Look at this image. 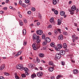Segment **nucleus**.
<instances>
[{
	"instance_id": "f257e3e1",
	"label": "nucleus",
	"mask_w": 79,
	"mask_h": 79,
	"mask_svg": "<svg viewBox=\"0 0 79 79\" xmlns=\"http://www.w3.org/2000/svg\"><path fill=\"white\" fill-rule=\"evenodd\" d=\"M16 68L17 69H20L21 71H23V70H24L25 71H27L28 69L27 67H23V65L21 64H19L18 65H17L16 67Z\"/></svg>"
},
{
	"instance_id": "f03ea898",
	"label": "nucleus",
	"mask_w": 79,
	"mask_h": 79,
	"mask_svg": "<svg viewBox=\"0 0 79 79\" xmlns=\"http://www.w3.org/2000/svg\"><path fill=\"white\" fill-rule=\"evenodd\" d=\"M57 45L58 47V48H57L56 47V46H54V48H55V49L56 50V51H60V48H62V47H63L62 46V45L58 44H57Z\"/></svg>"
},
{
	"instance_id": "7ed1b4c3",
	"label": "nucleus",
	"mask_w": 79,
	"mask_h": 79,
	"mask_svg": "<svg viewBox=\"0 0 79 79\" xmlns=\"http://www.w3.org/2000/svg\"><path fill=\"white\" fill-rule=\"evenodd\" d=\"M33 40H34V39L36 40L37 39H39L40 37L38 35L37 36L36 35L34 34L33 35Z\"/></svg>"
},
{
	"instance_id": "20e7f679",
	"label": "nucleus",
	"mask_w": 79,
	"mask_h": 79,
	"mask_svg": "<svg viewBox=\"0 0 79 79\" xmlns=\"http://www.w3.org/2000/svg\"><path fill=\"white\" fill-rule=\"evenodd\" d=\"M37 76L41 78L42 77V76H43V73L42 72H40L37 73Z\"/></svg>"
},
{
	"instance_id": "39448f33",
	"label": "nucleus",
	"mask_w": 79,
	"mask_h": 79,
	"mask_svg": "<svg viewBox=\"0 0 79 79\" xmlns=\"http://www.w3.org/2000/svg\"><path fill=\"white\" fill-rule=\"evenodd\" d=\"M56 57L57 59H60L61 58V55L59 53H57L56 54L55 56Z\"/></svg>"
},
{
	"instance_id": "423d86ee",
	"label": "nucleus",
	"mask_w": 79,
	"mask_h": 79,
	"mask_svg": "<svg viewBox=\"0 0 79 79\" xmlns=\"http://www.w3.org/2000/svg\"><path fill=\"white\" fill-rule=\"evenodd\" d=\"M38 45H39V44H37V45H36V44H32V47L34 50H37V47H38Z\"/></svg>"
},
{
	"instance_id": "0eeeda50",
	"label": "nucleus",
	"mask_w": 79,
	"mask_h": 79,
	"mask_svg": "<svg viewBox=\"0 0 79 79\" xmlns=\"http://www.w3.org/2000/svg\"><path fill=\"white\" fill-rule=\"evenodd\" d=\"M28 66L29 68H33L35 67V65L33 64L29 63L28 64Z\"/></svg>"
},
{
	"instance_id": "6e6552de",
	"label": "nucleus",
	"mask_w": 79,
	"mask_h": 79,
	"mask_svg": "<svg viewBox=\"0 0 79 79\" xmlns=\"http://www.w3.org/2000/svg\"><path fill=\"white\" fill-rule=\"evenodd\" d=\"M36 33L37 34H38V35H40L42 34V33H43V31H42V30H37L36 31Z\"/></svg>"
},
{
	"instance_id": "1a4fd4ad",
	"label": "nucleus",
	"mask_w": 79,
	"mask_h": 79,
	"mask_svg": "<svg viewBox=\"0 0 79 79\" xmlns=\"http://www.w3.org/2000/svg\"><path fill=\"white\" fill-rule=\"evenodd\" d=\"M52 11H53L55 15H57L58 14V11L57 10H55L54 8L52 9Z\"/></svg>"
},
{
	"instance_id": "9d476101",
	"label": "nucleus",
	"mask_w": 79,
	"mask_h": 79,
	"mask_svg": "<svg viewBox=\"0 0 79 79\" xmlns=\"http://www.w3.org/2000/svg\"><path fill=\"white\" fill-rule=\"evenodd\" d=\"M58 39L59 40H62L63 39V35L61 34L58 37Z\"/></svg>"
},
{
	"instance_id": "9b49d317",
	"label": "nucleus",
	"mask_w": 79,
	"mask_h": 79,
	"mask_svg": "<svg viewBox=\"0 0 79 79\" xmlns=\"http://www.w3.org/2000/svg\"><path fill=\"white\" fill-rule=\"evenodd\" d=\"M69 56L70 58L71 59V62L72 63H75V61L72 60L73 59V55H69Z\"/></svg>"
},
{
	"instance_id": "f8f14e48",
	"label": "nucleus",
	"mask_w": 79,
	"mask_h": 79,
	"mask_svg": "<svg viewBox=\"0 0 79 79\" xmlns=\"http://www.w3.org/2000/svg\"><path fill=\"white\" fill-rule=\"evenodd\" d=\"M48 64L50 66H55V65H54V63L52 61H51L49 62Z\"/></svg>"
},
{
	"instance_id": "ddd939ff",
	"label": "nucleus",
	"mask_w": 79,
	"mask_h": 79,
	"mask_svg": "<svg viewBox=\"0 0 79 79\" xmlns=\"http://www.w3.org/2000/svg\"><path fill=\"white\" fill-rule=\"evenodd\" d=\"M60 54L62 55H65V51H60Z\"/></svg>"
},
{
	"instance_id": "4468645a",
	"label": "nucleus",
	"mask_w": 79,
	"mask_h": 79,
	"mask_svg": "<svg viewBox=\"0 0 79 79\" xmlns=\"http://www.w3.org/2000/svg\"><path fill=\"white\" fill-rule=\"evenodd\" d=\"M5 68V64H3L0 67V70H3Z\"/></svg>"
},
{
	"instance_id": "2eb2a0df",
	"label": "nucleus",
	"mask_w": 79,
	"mask_h": 79,
	"mask_svg": "<svg viewBox=\"0 0 79 79\" xmlns=\"http://www.w3.org/2000/svg\"><path fill=\"white\" fill-rule=\"evenodd\" d=\"M71 9L73 11H75L76 10V7L75 6H73L71 8Z\"/></svg>"
},
{
	"instance_id": "dca6fc26",
	"label": "nucleus",
	"mask_w": 79,
	"mask_h": 79,
	"mask_svg": "<svg viewBox=\"0 0 79 79\" xmlns=\"http://www.w3.org/2000/svg\"><path fill=\"white\" fill-rule=\"evenodd\" d=\"M21 51H20L15 56V57H17V56H18L20 54H21Z\"/></svg>"
},
{
	"instance_id": "f3484780",
	"label": "nucleus",
	"mask_w": 79,
	"mask_h": 79,
	"mask_svg": "<svg viewBox=\"0 0 79 79\" xmlns=\"http://www.w3.org/2000/svg\"><path fill=\"white\" fill-rule=\"evenodd\" d=\"M60 15L61 16H64L65 15V12L64 11H61L60 12Z\"/></svg>"
},
{
	"instance_id": "a211bd4d",
	"label": "nucleus",
	"mask_w": 79,
	"mask_h": 79,
	"mask_svg": "<svg viewBox=\"0 0 79 79\" xmlns=\"http://www.w3.org/2000/svg\"><path fill=\"white\" fill-rule=\"evenodd\" d=\"M39 56L41 58H43L44 57V54L43 53H40L39 54Z\"/></svg>"
},
{
	"instance_id": "6ab92c4d",
	"label": "nucleus",
	"mask_w": 79,
	"mask_h": 79,
	"mask_svg": "<svg viewBox=\"0 0 79 79\" xmlns=\"http://www.w3.org/2000/svg\"><path fill=\"white\" fill-rule=\"evenodd\" d=\"M73 74H77L78 73V71L77 69H74L73 71Z\"/></svg>"
},
{
	"instance_id": "aec40b11",
	"label": "nucleus",
	"mask_w": 79,
	"mask_h": 79,
	"mask_svg": "<svg viewBox=\"0 0 79 79\" xmlns=\"http://www.w3.org/2000/svg\"><path fill=\"white\" fill-rule=\"evenodd\" d=\"M58 25H60L61 24V21L60 19H58L57 21Z\"/></svg>"
},
{
	"instance_id": "412c9836",
	"label": "nucleus",
	"mask_w": 79,
	"mask_h": 79,
	"mask_svg": "<svg viewBox=\"0 0 79 79\" xmlns=\"http://www.w3.org/2000/svg\"><path fill=\"white\" fill-rule=\"evenodd\" d=\"M49 71H50V72H52L53 71V67H50L49 68Z\"/></svg>"
},
{
	"instance_id": "4be33fe9",
	"label": "nucleus",
	"mask_w": 79,
	"mask_h": 79,
	"mask_svg": "<svg viewBox=\"0 0 79 79\" xmlns=\"http://www.w3.org/2000/svg\"><path fill=\"white\" fill-rule=\"evenodd\" d=\"M55 43H51L50 44V45L51 46V47H54V48H55Z\"/></svg>"
},
{
	"instance_id": "5701e85b",
	"label": "nucleus",
	"mask_w": 79,
	"mask_h": 79,
	"mask_svg": "<svg viewBox=\"0 0 79 79\" xmlns=\"http://www.w3.org/2000/svg\"><path fill=\"white\" fill-rule=\"evenodd\" d=\"M36 74H35V73H34L32 75H31V78L32 79H34V77H36Z\"/></svg>"
},
{
	"instance_id": "b1692460",
	"label": "nucleus",
	"mask_w": 79,
	"mask_h": 79,
	"mask_svg": "<svg viewBox=\"0 0 79 79\" xmlns=\"http://www.w3.org/2000/svg\"><path fill=\"white\" fill-rule=\"evenodd\" d=\"M54 21V18H53L52 17L51 18V19L50 20V21L51 22V23H53V22Z\"/></svg>"
},
{
	"instance_id": "393cba45",
	"label": "nucleus",
	"mask_w": 79,
	"mask_h": 79,
	"mask_svg": "<svg viewBox=\"0 0 79 79\" xmlns=\"http://www.w3.org/2000/svg\"><path fill=\"white\" fill-rule=\"evenodd\" d=\"M26 34V30L23 29V35H25V34Z\"/></svg>"
},
{
	"instance_id": "a878e982",
	"label": "nucleus",
	"mask_w": 79,
	"mask_h": 79,
	"mask_svg": "<svg viewBox=\"0 0 79 79\" xmlns=\"http://www.w3.org/2000/svg\"><path fill=\"white\" fill-rule=\"evenodd\" d=\"M57 3L56 1V0H53V5H56Z\"/></svg>"
},
{
	"instance_id": "bb28decb",
	"label": "nucleus",
	"mask_w": 79,
	"mask_h": 79,
	"mask_svg": "<svg viewBox=\"0 0 79 79\" xmlns=\"http://www.w3.org/2000/svg\"><path fill=\"white\" fill-rule=\"evenodd\" d=\"M63 45L64 48H67V44L66 43H64Z\"/></svg>"
},
{
	"instance_id": "cd10ccee",
	"label": "nucleus",
	"mask_w": 79,
	"mask_h": 79,
	"mask_svg": "<svg viewBox=\"0 0 79 79\" xmlns=\"http://www.w3.org/2000/svg\"><path fill=\"white\" fill-rule=\"evenodd\" d=\"M50 41H51V40H50V38L49 37H48L46 42H47L49 43L50 42Z\"/></svg>"
},
{
	"instance_id": "c85d7f7f",
	"label": "nucleus",
	"mask_w": 79,
	"mask_h": 79,
	"mask_svg": "<svg viewBox=\"0 0 79 79\" xmlns=\"http://www.w3.org/2000/svg\"><path fill=\"white\" fill-rule=\"evenodd\" d=\"M43 45L45 46L47 45V42L46 41H44L42 43Z\"/></svg>"
},
{
	"instance_id": "c756f323",
	"label": "nucleus",
	"mask_w": 79,
	"mask_h": 79,
	"mask_svg": "<svg viewBox=\"0 0 79 79\" xmlns=\"http://www.w3.org/2000/svg\"><path fill=\"white\" fill-rule=\"evenodd\" d=\"M62 77V76H61V75H59L56 77V78L57 79H58L59 78H60V77Z\"/></svg>"
},
{
	"instance_id": "7c9ffc66",
	"label": "nucleus",
	"mask_w": 79,
	"mask_h": 79,
	"mask_svg": "<svg viewBox=\"0 0 79 79\" xmlns=\"http://www.w3.org/2000/svg\"><path fill=\"white\" fill-rule=\"evenodd\" d=\"M36 61L37 63H40V60L38 57H36Z\"/></svg>"
},
{
	"instance_id": "2f4dec72",
	"label": "nucleus",
	"mask_w": 79,
	"mask_h": 79,
	"mask_svg": "<svg viewBox=\"0 0 79 79\" xmlns=\"http://www.w3.org/2000/svg\"><path fill=\"white\" fill-rule=\"evenodd\" d=\"M22 6L24 7V8H26V5L24 4L23 3L22 5Z\"/></svg>"
},
{
	"instance_id": "473e14b6",
	"label": "nucleus",
	"mask_w": 79,
	"mask_h": 79,
	"mask_svg": "<svg viewBox=\"0 0 79 79\" xmlns=\"http://www.w3.org/2000/svg\"><path fill=\"white\" fill-rule=\"evenodd\" d=\"M29 69H28L27 70V71H25L26 72H25V74L26 75H27V76H28V75H29V73H27V71H28Z\"/></svg>"
},
{
	"instance_id": "72a5a7b5",
	"label": "nucleus",
	"mask_w": 79,
	"mask_h": 79,
	"mask_svg": "<svg viewBox=\"0 0 79 79\" xmlns=\"http://www.w3.org/2000/svg\"><path fill=\"white\" fill-rule=\"evenodd\" d=\"M63 34L64 35H68V33L67 32L64 31L63 32Z\"/></svg>"
},
{
	"instance_id": "f704fd0d",
	"label": "nucleus",
	"mask_w": 79,
	"mask_h": 79,
	"mask_svg": "<svg viewBox=\"0 0 79 79\" xmlns=\"http://www.w3.org/2000/svg\"><path fill=\"white\" fill-rule=\"evenodd\" d=\"M4 74L5 75H6V76H9V75H10V74H9V73L7 72L4 73Z\"/></svg>"
},
{
	"instance_id": "c9c22d12",
	"label": "nucleus",
	"mask_w": 79,
	"mask_h": 79,
	"mask_svg": "<svg viewBox=\"0 0 79 79\" xmlns=\"http://www.w3.org/2000/svg\"><path fill=\"white\" fill-rule=\"evenodd\" d=\"M30 1L29 0H25V3H29V2H30Z\"/></svg>"
},
{
	"instance_id": "e433bc0d",
	"label": "nucleus",
	"mask_w": 79,
	"mask_h": 79,
	"mask_svg": "<svg viewBox=\"0 0 79 79\" xmlns=\"http://www.w3.org/2000/svg\"><path fill=\"white\" fill-rule=\"evenodd\" d=\"M37 43H40V40L39 39H37Z\"/></svg>"
},
{
	"instance_id": "4c0bfd02",
	"label": "nucleus",
	"mask_w": 79,
	"mask_h": 79,
	"mask_svg": "<svg viewBox=\"0 0 79 79\" xmlns=\"http://www.w3.org/2000/svg\"><path fill=\"white\" fill-rule=\"evenodd\" d=\"M27 44V42L25 41H24L23 42V45H26Z\"/></svg>"
},
{
	"instance_id": "58836bf2",
	"label": "nucleus",
	"mask_w": 79,
	"mask_h": 79,
	"mask_svg": "<svg viewBox=\"0 0 79 79\" xmlns=\"http://www.w3.org/2000/svg\"><path fill=\"white\" fill-rule=\"evenodd\" d=\"M19 24L20 26H23V23L22 21H20L19 23Z\"/></svg>"
},
{
	"instance_id": "ea45409f",
	"label": "nucleus",
	"mask_w": 79,
	"mask_h": 79,
	"mask_svg": "<svg viewBox=\"0 0 79 79\" xmlns=\"http://www.w3.org/2000/svg\"><path fill=\"white\" fill-rule=\"evenodd\" d=\"M31 10H32V11H35V8L34 7H32L31 9Z\"/></svg>"
},
{
	"instance_id": "a19ab883",
	"label": "nucleus",
	"mask_w": 79,
	"mask_h": 79,
	"mask_svg": "<svg viewBox=\"0 0 79 79\" xmlns=\"http://www.w3.org/2000/svg\"><path fill=\"white\" fill-rule=\"evenodd\" d=\"M21 76L22 77H26L25 74H22Z\"/></svg>"
},
{
	"instance_id": "79ce46f5",
	"label": "nucleus",
	"mask_w": 79,
	"mask_h": 79,
	"mask_svg": "<svg viewBox=\"0 0 79 79\" xmlns=\"http://www.w3.org/2000/svg\"><path fill=\"white\" fill-rule=\"evenodd\" d=\"M76 36V35H72V37L73 39H75Z\"/></svg>"
},
{
	"instance_id": "37998d69",
	"label": "nucleus",
	"mask_w": 79,
	"mask_h": 79,
	"mask_svg": "<svg viewBox=\"0 0 79 79\" xmlns=\"http://www.w3.org/2000/svg\"><path fill=\"white\" fill-rule=\"evenodd\" d=\"M45 35L44 34L42 36V39H45Z\"/></svg>"
},
{
	"instance_id": "c03bdc74",
	"label": "nucleus",
	"mask_w": 79,
	"mask_h": 79,
	"mask_svg": "<svg viewBox=\"0 0 79 79\" xmlns=\"http://www.w3.org/2000/svg\"><path fill=\"white\" fill-rule=\"evenodd\" d=\"M39 18L40 19H42V15H41V14H39Z\"/></svg>"
},
{
	"instance_id": "a18cd8bd",
	"label": "nucleus",
	"mask_w": 79,
	"mask_h": 79,
	"mask_svg": "<svg viewBox=\"0 0 79 79\" xmlns=\"http://www.w3.org/2000/svg\"><path fill=\"white\" fill-rule=\"evenodd\" d=\"M15 77L16 79H19V78L18 76H17L16 75H15Z\"/></svg>"
},
{
	"instance_id": "49530a36",
	"label": "nucleus",
	"mask_w": 79,
	"mask_h": 79,
	"mask_svg": "<svg viewBox=\"0 0 79 79\" xmlns=\"http://www.w3.org/2000/svg\"><path fill=\"white\" fill-rule=\"evenodd\" d=\"M57 31H58L59 33L60 34H61V29H57Z\"/></svg>"
},
{
	"instance_id": "de8ad7c7",
	"label": "nucleus",
	"mask_w": 79,
	"mask_h": 79,
	"mask_svg": "<svg viewBox=\"0 0 79 79\" xmlns=\"http://www.w3.org/2000/svg\"><path fill=\"white\" fill-rule=\"evenodd\" d=\"M48 28H51V27H52V25L51 24L49 25H48Z\"/></svg>"
},
{
	"instance_id": "09e8293b",
	"label": "nucleus",
	"mask_w": 79,
	"mask_h": 79,
	"mask_svg": "<svg viewBox=\"0 0 79 79\" xmlns=\"http://www.w3.org/2000/svg\"><path fill=\"white\" fill-rule=\"evenodd\" d=\"M19 3L20 5H21L22 3V1H19Z\"/></svg>"
},
{
	"instance_id": "8fccbe9b",
	"label": "nucleus",
	"mask_w": 79,
	"mask_h": 79,
	"mask_svg": "<svg viewBox=\"0 0 79 79\" xmlns=\"http://www.w3.org/2000/svg\"><path fill=\"white\" fill-rule=\"evenodd\" d=\"M24 22L25 23H26L27 21V20H26V19H23Z\"/></svg>"
},
{
	"instance_id": "3c124183",
	"label": "nucleus",
	"mask_w": 79,
	"mask_h": 79,
	"mask_svg": "<svg viewBox=\"0 0 79 79\" xmlns=\"http://www.w3.org/2000/svg\"><path fill=\"white\" fill-rule=\"evenodd\" d=\"M9 2H10V1L9 0H6V3H9Z\"/></svg>"
},
{
	"instance_id": "603ef678",
	"label": "nucleus",
	"mask_w": 79,
	"mask_h": 79,
	"mask_svg": "<svg viewBox=\"0 0 79 79\" xmlns=\"http://www.w3.org/2000/svg\"><path fill=\"white\" fill-rule=\"evenodd\" d=\"M51 79H55V76H53L52 77H51Z\"/></svg>"
},
{
	"instance_id": "864d4df0",
	"label": "nucleus",
	"mask_w": 79,
	"mask_h": 79,
	"mask_svg": "<svg viewBox=\"0 0 79 79\" xmlns=\"http://www.w3.org/2000/svg\"><path fill=\"white\" fill-rule=\"evenodd\" d=\"M0 79H5V78L1 76L0 77Z\"/></svg>"
},
{
	"instance_id": "5fc2aeb1",
	"label": "nucleus",
	"mask_w": 79,
	"mask_h": 79,
	"mask_svg": "<svg viewBox=\"0 0 79 79\" xmlns=\"http://www.w3.org/2000/svg\"><path fill=\"white\" fill-rule=\"evenodd\" d=\"M62 64L64 66V61H62Z\"/></svg>"
},
{
	"instance_id": "6e6d98bb",
	"label": "nucleus",
	"mask_w": 79,
	"mask_h": 79,
	"mask_svg": "<svg viewBox=\"0 0 79 79\" xmlns=\"http://www.w3.org/2000/svg\"><path fill=\"white\" fill-rule=\"evenodd\" d=\"M41 70V71H42V70H43V68L42 67H40L39 68Z\"/></svg>"
},
{
	"instance_id": "4d7b16f0",
	"label": "nucleus",
	"mask_w": 79,
	"mask_h": 79,
	"mask_svg": "<svg viewBox=\"0 0 79 79\" xmlns=\"http://www.w3.org/2000/svg\"><path fill=\"white\" fill-rule=\"evenodd\" d=\"M19 18H22V15H21V14H19Z\"/></svg>"
},
{
	"instance_id": "13d9d810",
	"label": "nucleus",
	"mask_w": 79,
	"mask_h": 79,
	"mask_svg": "<svg viewBox=\"0 0 79 79\" xmlns=\"http://www.w3.org/2000/svg\"><path fill=\"white\" fill-rule=\"evenodd\" d=\"M65 52H68V51H69V50H68V49L65 48Z\"/></svg>"
},
{
	"instance_id": "bf43d9fd",
	"label": "nucleus",
	"mask_w": 79,
	"mask_h": 79,
	"mask_svg": "<svg viewBox=\"0 0 79 79\" xmlns=\"http://www.w3.org/2000/svg\"><path fill=\"white\" fill-rule=\"evenodd\" d=\"M7 7H4L3 8V9L4 10H7Z\"/></svg>"
},
{
	"instance_id": "052dcab7",
	"label": "nucleus",
	"mask_w": 79,
	"mask_h": 79,
	"mask_svg": "<svg viewBox=\"0 0 79 79\" xmlns=\"http://www.w3.org/2000/svg\"><path fill=\"white\" fill-rule=\"evenodd\" d=\"M37 24L38 26H39V25L40 24V22H37Z\"/></svg>"
},
{
	"instance_id": "680f3d73",
	"label": "nucleus",
	"mask_w": 79,
	"mask_h": 79,
	"mask_svg": "<svg viewBox=\"0 0 79 79\" xmlns=\"http://www.w3.org/2000/svg\"><path fill=\"white\" fill-rule=\"evenodd\" d=\"M27 14H31V11H28L27 12Z\"/></svg>"
},
{
	"instance_id": "e2e57ef3",
	"label": "nucleus",
	"mask_w": 79,
	"mask_h": 79,
	"mask_svg": "<svg viewBox=\"0 0 79 79\" xmlns=\"http://www.w3.org/2000/svg\"><path fill=\"white\" fill-rule=\"evenodd\" d=\"M4 12L3 11H0V13H1V14H3V13Z\"/></svg>"
},
{
	"instance_id": "0e129e2a",
	"label": "nucleus",
	"mask_w": 79,
	"mask_h": 79,
	"mask_svg": "<svg viewBox=\"0 0 79 79\" xmlns=\"http://www.w3.org/2000/svg\"><path fill=\"white\" fill-rule=\"evenodd\" d=\"M9 8L10 9H11V10H12V9H13V7L11 6H10L9 7Z\"/></svg>"
},
{
	"instance_id": "69168bd1",
	"label": "nucleus",
	"mask_w": 79,
	"mask_h": 79,
	"mask_svg": "<svg viewBox=\"0 0 79 79\" xmlns=\"http://www.w3.org/2000/svg\"><path fill=\"white\" fill-rule=\"evenodd\" d=\"M54 32L55 34H58V32H57V31H54Z\"/></svg>"
},
{
	"instance_id": "338daca9",
	"label": "nucleus",
	"mask_w": 79,
	"mask_h": 79,
	"mask_svg": "<svg viewBox=\"0 0 79 79\" xmlns=\"http://www.w3.org/2000/svg\"><path fill=\"white\" fill-rule=\"evenodd\" d=\"M47 39H48V38H47V37H46L44 39V40H45L46 41H47Z\"/></svg>"
},
{
	"instance_id": "774afa93",
	"label": "nucleus",
	"mask_w": 79,
	"mask_h": 79,
	"mask_svg": "<svg viewBox=\"0 0 79 79\" xmlns=\"http://www.w3.org/2000/svg\"><path fill=\"white\" fill-rule=\"evenodd\" d=\"M69 77H73V75H70L69 76Z\"/></svg>"
}]
</instances>
